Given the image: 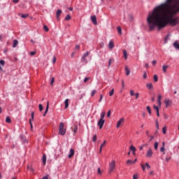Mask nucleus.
Here are the masks:
<instances>
[{
	"instance_id": "13",
	"label": "nucleus",
	"mask_w": 179,
	"mask_h": 179,
	"mask_svg": "<svg viewBox=\"0 0 179 179\" xmlns=\"http://www.w3.org/2000/svg\"><path fill=\"white\" fill-rule=\"evenodd\" d=\"M106 142H107L106 141H104L103 143L102 144H101L100 148H99V153H101V150H102L103 148H104L106 146Z\"/></svg>"
},
{
	"instance_id": "6",
	"label": "nucleus",
	"mask_w": 179,
	"mask_h": 179,
	"mask_svg": "<svg viewBox=\"0 0 179 179\" xmlns=\"http://www.w3.org/2000/svg\"><path fill=\"white\" fill-rule=\"evenodd\" d=\"M152 155H153V151H152V148H150L147 152L146 157H152Z\"/></svg>"
},
{
	"instance_id": "42",
	"label": "nucleus",
	"mask_w": 179,
	"mask_h": 179,
	"mask_svg": "<svg viewBox=\"0 0 179 179\" xmlns=\"http://www.w3.org/2000/svg\"><path fill=\"white\" fill-rule=\"evenodd\" d=\"M95 93H97V90H94L92 92V93H91L92 97H93V96H94V94H95Z\"/></svg>"
},
{
	"instance_id": "37",
	"label": "nucleus",
	"mask_w": 179,
	"mask_h": 179,
	"mask_svg": "<svg viewBox=\"0 0 179 179\" xmlns=\"http://www.w3.org/2000/svg\"><path fill=\"white\" fill-rule=\"evenodd\" d=\"M148 111V113L150 115L152 114V110L150 109V106H147L146 107Z\"/></svg>"
},
{
	"instance_id": "33",
	"label": "nucleus",
	"mask_w": 179,
	"mask_h": 179,
	"mask_svg": "<svg viewBox=\"0 0 179 179\" xmlns=\"http://www.w3.org/2000/svg\"><path fill=\"white\" fill-rule=\"evenodd\" d=\"M61 129H64V122H61L59 124V131Z\"/></svg>"
},
{
	"instance_id": "20",
	"label": "nucleus",
	"mask_w": 179,
	"mask_h": 179,
	"mask_svg": "<svg viewBox=\"0 0 179 179\" xmlns=\"http://www.w3.org/2000/svg\"><path fill=\"white\" fill-rule=\"evenodd\" d=\"M18 43L19 42L17 41V40L15 39L13 41V48H16V46L17 45Z\"/></svg>"
},
{
	"instance_id": "56",
	"label": "nucleus",
	"mask_w": 179,
	"mask_h": 179,
	"mask_svg": "<svg viewBox=\"0 0 179 179\" xmlns=\"http://www.w3.org/2000/svg\"><path fill=\"white\" fill-rule=\"evenodd\" d=\"M141 168L143 169V171H145V170H146V166L143 164L141 165Z\"/></svg>"
},
{
	"instance_id": "12",
	"label": "nucleus",
	"mask_w": 179,
	"mask_h": 179,
	"mask_svg": "<svg viewBox=\"0 0 179 179\" xmlns=\"http://www.w3.org/2000/svg\"><path fill=\"white\" fill-rule=\"evenodd\" d=\"M124 71L127 76H129V75L131 73V70H129V68H128L127 66H125Z\"/></svg>"
},
{
	"instance_id": "63",
	"label": "nucleus",
	"mask_w": 179,
	"mask_h": 179,
	"mask_svg": "<svg viewBox=\"0 0 179 179\" xmlns=\"http://www.w3.org/2000/svg\"><path fill=\"white\" fill-rule=\"evenodd\" d=\"M30 55H36V52H30Z\"/></svg>"
},
{
	"instance_id": "27",
	"label": "nucleus",
	"mask_w": 179,
	"mask_h": 179,
	"mask_svg": "<svg viewBox=\"0 0 179 179\" xmlns=\"http://www.w3.org/2000/svg\"><path fill=\"white\" fill-rule=\"evenodd\" d=\"M157 148H159V142L155 141V143H154V148L155 150H157Z\"/></svg>"
},
{
	"instance_id": "26",
	"label": "nucleus",
	"mask_w": 179,
	"mask_h": 179,
	"mask_svg": "<svg viewBox=\"0 0 179 179\" xmlns=\"http://www.w3.org/2000/svg\"><path fill=\"white\" fill-rule=\"evenodd\" d=\"M173 47H175L176 48V50H179V43H178V42L176 41L173 43Z\"/></svg>"
},
{
	"instance_id": "44",
	"label": "nucleus",
	"mask_w": 179,
	"mask_h": 179,
	"mask_svg": "<svg viewBox=\"0 0 179 179\" xmlns=\"http://www.w3.org/2000/svg\"><path fill=\"white\" fill-rule=\"evenodd\" d=\"M138 177H139V176L138 175V173H135V174L133 176V179H138Z\"/></svg>"
},
{
	"instance_id": "10",
	"label": "nucleus",
	"mask_w": 179,
	"mask_h": 179,
	"mask_svg": "<svg viewBox=\"0 0 179 179\" xmlns=\"http://www.w3.org/2000/svg\"><path fill=\"white\" fill-rule=\"evenodd\" d=\"M61 13H62V10H57L56 17H57V20H59V16L61 15Z\"/></svg>"
},
{
	"instance_id": "11",
	"label": "nucleus",
	"mask_w": 179,
	"mask_h": 179,
	"mask_svg": "<svg viewBox=\"0 0 179 179\" xmlns=\"http://www.w3.org/2000/svg\"><path fill=\"white\" fill-rule=\"evenodd\" d=\"M165 104L166 107H169V106H171V101L170 99H165Z\"/></svg>"
},
{
	"instance_id": "61",
	"label": "nucleus",
	"mask_w": 179,
	"mask_h": 179,
	"mask_svg": "<svg viewBox=\"0 0 179 179\" xmlns=\"http://www.w3.org/2000/svg\"><path fill=\"white\" fill-rule=\"evenodd\" d=\"M156 64H157V61L153 60L152 61V65H156Z\"/></svg>"
},
{
	"instance_id": "45",
	"label": "nucleus",
	"mask_w": 179,
	"mask_h": 179,
	"mask_svg": "<svg viewBox=\"0 0 179 179\" xmlns=\"http://www.w3.org/2000/svg\"><path fill=\"white\" fill-rule=\"evenodd\" d=\"M65 20H71V15H67L65 17Z\"/></svg>"
},
{
	"instance_id": "64",
	"label": "nucleus",
	"mask_w": 179,
	"mask_h": 179,
	"mask_svg": "<svg viewBox=\"0 0 179 179\" xmlns=\"http://www.w3.org/2000/svg\"><path fill=\"white\" fill-rule=\"evenodd\" d=\"M42 179H48V176H44Z\"/></svg>"
},
{
	"instance_id": "57",
	"label": "nucleus",
	"mask_w": 179,
	"mask_h": 179,
	"mask_svg": "<svg viewBox=\"0 0 179 179\" xmlns=\"http://www.w3.org/2000/svg\"><path fill=\"white\" fill-rule=\"evenodd\" d=\"M131 96H135V93L134 92V90L130 91Z\"/></svg>"
},
{
	"instance_id": "15",
	"label": "nucleus",
	"mask_w": 179,
	"mask_h": 179,
	"mask_svg": "<svg viewBox=\"0 0 179 179\" xmlns=\"http://www.w3.org/2000/svg\"><path fill=\"white\" fill-rule=\"evenodd\" d=\"M31 118L29 120L30 125L32 124L31 121H34V112H31Z\"/></svg>"
},
{
	"instance_id": "8",
	"label": "nucleus",
	"mask_w": 179,
	"mask_h": 179,
	"mask_svg": "<svg viewBox=\"0 0 179 179\" xmlns=\"http://www.w3.org/2000/svg\"><path fill=\"white\" fill-rule=\"evenodd\" d=\"M91 20L94 24H97V18L96 17V15L91 16Z\"/></svg>"
},
{
	"instance_id": "53",
	"label": "nucleus",
	"mask_w": 179,
	"mask_h": 179,
	"mask_svg": "<svg viewBox=\"0 0 179 179\" xmlns=\"http://www.w3.org/2000/svg\"><path fill=\"white\" fill-rule=\"evenodd\" d=\"M54 82H55V80H54V78H52L51 81H50L51 86H52V85H54Z\"/></svg>"
},
{
	"instance_id": "2",
	"label": "nucleus",
	"mask_w": 179,
	"mask_h": 179,
	"mask_svg": "<svg viewBox=\"0 0 179 179\" xmlns=\"http://www.w3.org/2000/svg\"><path fill=\"white\" fill-rule=\"evenodd\" d=\"M114 170H115V160H113L110 163H109L108 173L110 174H111V173H113V171H114Z\"/></svg>"
},
{
	"instance_id": "3",
	"label": "nucleus",
	"mask_w": 179,
	"mask_h": 179,
	"mask_svg": "<svg viewBox=\"0 0 179 179\" xmlns=\"http://www.w3.org/2000/svg\"><path fill=\"white\" fill-rule=\"evenodd\" d=\"M89 54H90V52L87 51L83 55V57H81L82 62L87 64V59H86V57L89 56Z\"/></svg>"
},
{
	"instance_id": "50",
	"label": "nucleus",
	"mask_w": 179,
	"mask_h": 179,
	"mask_svg": "<svg viewBox=\"0 0 179 179\" xmlns=\"http://www.w3.org/2000/svg\"><path fill=\"white\" fill-rule=\"evenodd\" d=\"M117 31L120 34H121L122 29L120 27H117Z\"/></svg>"
},
{
	"instance_id": "35",
	"label": "nucleus",
	"mask_w": 179,
	"mask_h": 179,
	"mask_svg": "<svg viewBox=\"0 0 179 179\" xmlns=\"http://www.w3.org/2000/svg\"><path fill=\"white\" fill-rule=\"evenodd\" d=\"M129 22L134 21V16L132 15H129Z\"/></svg>"
},
{
	"instance_id": "41",
	"label": "nucleus",
	"mask_w": 179,
	"mask_h": 179,
	"mask_svg": "<svg viewBox=\"0 0 179 179\" xmlns=\"http://www.w3.org/2000/svg\"><path fill=\"white\" fill-rule=\"evenodd\" d=\"M0 64L1 65V66H5V60H0Z\"/></svg>"
},
{
	"instance_id": "25",
	"label": "nucleus",
	"mask_w": 179,
	"mask_h": 179,
	"mask_svg": "<svg viewBox=\"0 0 179 179\" xmlns=\"http://www.w3.org/2000/svg\"><path fill=\"white\" fill-rule=\"evenodd\" d=\"M6 122H7V124H10V122H12V120H10V117L9 116L6 117Z\"/></svg>"
},
{
	"instance_id": "55",
	"label": "nucleus",
	"mask_w": 179,
	"mask_h": 179,
	"mask_svg": "<svg viewBox=\"0 0 179 179\" xmlns=\"http://www.w3.org/2000/svg\"><path fill=\"white\" fill-rule=\"evenodd\" d=\"M145 166H146L147 169H148V170H150V165H149V164H148V163H145Z\"/></svg>"
},
{
	"instance_id": "62",
	"label": "nucleus",
	"mask_w": 179,
	"mask_h": 179,
	"mask_svg": "<svg viewBox=\"0 0 179 179\" xmlns=\"http://www.w3.org/2000/svg\"><path fill=\"white\" fill-rule=\"evenodd\" d=\"M13 3H18L19 0H13Z\"/></svg>"
},
{
	"instance_id": "21",
	"label": "nucleus",
	"mask_w": 179,
	"mask_h": 179,
	"mask_svg": "<svg viewBox=\"0 0 179 179\" xmlns=\"http://www.w3.org/2000/svg\"><path fill=\"white\" fill-rule=\"evenodd\" d=\"M21 141H22V142H24V143H27V140L26 139V136H21Z\"/></svg>"
},
{
	"instance_id": "39",
	"label": "nucleus",
	"mask_w": 179,
	"mask_h": 179,
	"mask_svg": "<svg viewBox=\"0 0 179 179\" xmlns=\"http://www.w3.org/2000/svg\"><path fill=\"white\" fill-rule=\"evenodd\" d=\"M107 117L110 118L111 117V110H109L107 113Z\"/></svg>"
},
{
	"instance_id": "14",
	"label": "nucleus",
	"mask_w": 179,
	"mask_h": 179,
	"mask_svg": "<svg viewBox=\"0 0 179 179\" xmlns=\"http://www.w3.org/2000/svg\"><path fill=\"white\" fill-rule=\"evenodd\" d=\"M49 106H50V102L48 101V102H47L46 109H45V113H44V114H43V117H45L46 114L48 113Z\"/></svg>"
},
{
	"instance_id": "17",
	"label": "nucleus",
	"mask_w": 179,
	"mask_h": 179,
	"mask_svg": "<svg viewBox=\"0 0 179 179\" xmlns=\"http://www.w3.org/2000/svg\"><path fill=\"white\" fill-rule=\"evenodd\" d=\"M42 160L44 166H45V163L47 162V156H45V154H43Z\"/></svg>"
},
{
	"instance_id": "58",
	"label": "nucleus",
	"mask_w": 179,
	"mask_h": 179,
	"mask_svg": "<svg viewBox=\"0 0 179 179\" xmlns=\"http://www.w3.org/2000/svg\"><path fill=\"white\" fill-rule=\"evenodd\" d=\"M145 148V145H142L141 146L139 147V150H142Z\"/></svg>"
},
{
	"instance_id": "40",
	"label": "nucleus",
	"mask_w": 179,
	"mask_h": 179,
	"mask_svg": "<svg viewBox=\"0 0 179 179\" xmlns=\"http://www.w3.org/2000/svg\"><path fill=\"white\" fill-rule=\"evenodd\" d=\"M154 80L155 82H157V80H159V78L157 77V75H154Z\"/></svg>"
},
{
	"instance_id": "43",
	"label": "nucleus",
	"mask_w": 179,
	"mask_h": 179,
	"mask_svg": "<svg viewBox=\"0 0 179 179\" xmlns=\"http://www.w3.org/2000/svg\"><path fill=\"white\" fill-rule=\"evenodd\" d=\"M92 141H93V142H96V141H97V135L95 134L93 136Z\"/></svg>"
},
{
	"instance_id": "52",
	"label": "nucleus",
	"mask_w": 179,
	"mask_h": 179,
	"mask_svg": "<svg viewBox=\"0 0 179 179\" xmlns=\"http://www.w3.org/2000/svg\"><path fill=\"white\" fill-rule=\"evenodd\" d=\"M98 174H99V176H101V169L100 168H98Z\"/></svg>"
},
{
	"instance_id": "4",
	"label": "nucleus",
	"mask_w": 179,
	"mask_h": 179,
	"mask_svg": "<svg viewBox=\"0 0 179 179\" xmlns=\"http://www.w3.org/2000/svg\"><path fill=\"white\" fill-rule=\"evenodd\" d=\"M106 122L105 120H101L98 121V127H99V129H101L103 128V126L104 125V123Z\"/></svg>"
},
{
	"instance_id": "31",
	"label": "nucleus",
	"mask_w": 179,
	"mask_h": 179,
	"mask_svg": "<svg viewBox=\"0 0 179 179\" xmlns=\"http://www.w3.org/2000/svg\"><path fill=\"white\" fill-rule=\"evenodd\" d=\"M104 117H106V112H102L101 113V118H100V120H104Z\"/></svg>"
},
{
	"instance_id": "19",
	"label": "nucleus",
	"mask_w": 179,
	"mask_h": 179,
	"mask_svg": "<svg viewBox=\"0 0 179 179\" xmlns=\"http://www.w3.org/2000/svg\"><path fill=\"white\" fill-rule=\"evenodd\" d=\"M108 46L110 50H113V48H114V42L110 41L109 42Z\"/></svg>"
},
{
	"instance_id": "59",
	"label": "nucleus",
	"mask_w": 179,
	"mask_h": 179,
	"mask_svg": "<svg viewBox=\"0 0 179 179\" xmlns=\"http://www.w3.org/2000/svg\"><path fill=\"white\" fill-rule=\"evenodd\" d=\"M135 96H136V99H138L139 97V93H136Z\"/></svg>"
},
{
	"instance_id": "16",
	"label": "nucleus",
	"mask_w": 179,
	"mask_h": 179,
	"mask_svg": "<svg viewBox=\"0 0 179 179\" xmlns=\"http://www.w3.org/2000/svg\"><path fill=\"white\" fill-rule=\"evenodd\" d=\"M64 104H65V108H68V107H69V99H66L64 101Z\"/></svg>"
},
{
	"instance_id": "18",
	"label": "nucleus",
	"mask_w": 179,
	"mask_h": 179,
	"mask_svg": "<svg viewBox=\"0 0 179 179\" xmlns=\"http://www.w3.org/2000/svg\"><path fill=\"white\" fill-rule=\"evenodd\" d=\"M122 52H123V57H124V59H127L128 57V52H127L126 50H123Z\"/></svg>"
},
{
	"instance_id": "36",
	"label": "nucleus",
	"mask_w": 179,
	"mask_h": 179,
	"mask_svg": "<svg viewBox=\"0 0 179 179\" xmlns=\"http://www.w3.org/2000/svg\"><path fill=\"white\" fill-rule=\"evenodd\" d=\"M114 94V88H113L110 92H109V96H111Z\"/></svg>"
},
{
	"instance_id": "48",
	"label": "nucleus",
	"mask_w": 179,
	"mask_h": 179,
	"mask_svg": "<svg viewBox=\"0 0 179 179\" xmlns=\"http://www.w3.org/2000/svg\"><path fill=\"white\" fill-rule=\"evenodd\" d=\"M143 78L144 79H146V78H148V74L146 73V72H144L143 76Z\"/></svg>"
},
{
	"instance_id": "54",
	"label": "nucleus",
	"mask_w": 179,
	"mask_h": 179,
	"mask_svg": "<svg viewBox=\"0 0 179 179\" xmlns=\"http://www.w3.org/2000/svg\"><path fill=\"white\" fill-rule=\"evenodd\" d=\"M87 80H90V78H85L84 79V83H86V82H87Z\"/></svg>"
},
{
	"instance_id": "49",
	"label": "nucleus",
	"mask_w": 179,
	"mask_h": 179,
	"mask_svg": "<svg viewBox=\"0 0 179 179\" xmlns=\"http://www.w3.org/2000/svg\"><path fill=\"white\" fill-rule=\"evenodd\" d=\"M43 105L42 104H39V110L40 111H43Z\"/></svg>"
},
{
	"instance_id": "5",
	"label": "nucleus",
	"mask_w": 179,
	"mask_h": 179,
	"mask_svg": "<svg viewBox=\"0 0 179 179\" xmlns=\"http://www.w3.org/2000/svg\"><path fill=\"white\" fill-rule=\"evenodd\" d=\"M124 117H122L119 120V121L117 123V128H120L121 127V124L124 123Z\"/></svg>"
},
{
	"instance_id": "29",
	"label": "nucleus",
	"mask_w": 179,
	"mask_h": 179,
	"mask_svg": "<svg viewBox=\"0 0 179 179\" xmlns=\"http://www.w3.org/2000/svg\"><path fill=\"white\" fill-rule=\"evenodd\" d=\"M146 87H148V89H149L150 90L151 89H153V85H152V83H148L147 84Z\"/></svg>"
},
{
	"instance_id": "60",
	"label": "nucleus",
	"mask_w": 179,
	"mask_h": 179,
	"mask_svg": "<svg viewBox=\"0 0 179 179\" xmlns=\"http://www.w3.org/2000/svg\"><path fill=\"white\" fill-rule=\"evenodd\" d=\"M156 127L159 129V121L156 120Z\"/></svg>"
},
{
	"instance_id": "47",
	"label": "nucleus",
	"mask_w": 179,
	"mask_h": 179,
	"mask_svg": "<svg viewBox=\"0 0 179 179\" xmlns=\"http://www.w3.org/2000/svg\"><path fill=\"white\" fill-rule=\"evenodd\" d=\"M155 110H156V112L159 111V106H156V105L153 106Z\"/></svg>"
},
{
	"instance_id": "32",
	"label": "nucleus",
	"mask_w": 179,
	"mask_h": 179,
	"mask_svg": "<svg viewBox=\"0 0 179 179\" xmlns=\"http://www.w3.org/2000/svg\"><path fill=\"white\" fill-rule=\"evenodd\" d=\"M127 164H135V162L134 161L131 160V159H128L127 161Z\"/></svg>"
},
{
	"instance_id": "34",
	"label": "nucleus",
	"mask_w": 179,
	"mask_h": 179,
	"mask_svg": "<svg viewBox=\"0 0 179 179\" xmlns=\"http://www.w3.org/2000/svg\"><path fill=\"white\" fill-rule=\"evenodd\" d=\"M21 17H22V19H26L27 17H29V14H22Z\"/></svg>"
},
{
	"instance_id": "7",
	"label": "nucleus",
	"mask_w": 179,
	"mask_h": 179,
	"mask_svg": "<svg viewBox=\"0 0 179 179\" xmlns=\"http://www.w3.org/2000/svg\"><path fill=\"white\" fill-rule=\"evenodd\" d=\"M75 155V150L73 148H71L70 150V154L69 155V159H72Z\"/></svg>"
},
{
	"instance_id": "24",
	"label": "nucleus",
	"mask_w": 179,
	"mask_h": 179,
	"mask_svg": "<svg viewBox=\"0 0 179 179\" xmlns=\"http://www.w3.org/2000/svg\"><path fill=\"white\" fill-rule=\"evenodd\" d=\"M168 68H169V66L164 65V66H162L163 72H164V73H166V72H167V69H168Z\"/></svg>"
},
{
	"instance_id": "9",
	"label": "nucleus",
	"mask_w": 179,
	"mask_h": 179,
	"mask_svg": "<svg viewBox=\"0 0 179 179\" xmlns=\"http://www.w3.org/2000/svg\"><path fill=\"white\" fill-rule=\"evenodd\" d=\"M162 95H158V99H157V103H158V105H159V107H162Z\"/></svg>"
},
{
	"instance_id": "38",
	"label": "nucleus",
	"mask_w": 179,
	"mask_h": 179,
	"mask_svg": "<svg viewBox=\"0 0 179 179\" xmlns=\"http://www.w3.org/2000/svg\"><path fill=\"white\" fill-rule=\"evenodd\" d=\"M43 30H45V31H48L50 30V29H48V27H47V25H44Z\"/></svg>"
},
{
	"instance_id": "46",
	"label": "nucleus",
	"mask_w": 179,
	"mask_h": 179,
	"mask_svg": "<svg viewBox=\"0 0 179 179\" xmlns=\"http://www.w3.org/2000/svg\"><path fill=\"white\" fill-rule=\"evenodd\" d=\"M160 152H163V155H166V152H164V147H162L160 148Z\"/></svg>"
},
{
	"instance_id": "28",
	"label": "nucleus",
	"mask_w": 179,
	"mask_h": 179,
	"mask_svg": "<svg viewBox=\"0 0 179 179\" xmlns=\"http://www.w3.org/2000/svg\"><path fill=\"white\" fill-rule=\"evenodd\" d=\"M130 150H131V152H136V148H135V146H134V145H131Z\"/></svg>"
},
{
	"instance_id": "1",
	"label": "nucleus",
	"mask_w": 179,
	"mask_h": 179,
	"mask_svg": "<svg viewBox=\"0 0 179 179\" xmlns=\"http://www.w3.org/2000/svg\"><path fill=\"white\" fill-rule=\"evenodd\" d=\"M178 12L179 0H166V2L155 7L147 17L150 31H153L156 27H158V30H161L167 24L170 26L178 24V17H173Z\"/></svg>"
},
{
	"instance_id": "30",
	"label": "nucleus",
	"mask_w": 179,
	"mask_h": 179,
	"mask_svg": "<svg viewBox=\"0 0 179 179\" xmlns=\"http://www.w3.org/2000/svg\"><path fill=\"white\" fill-rule=\"evenodd\" d=\"M166 131H167V127L164 126V127L162 128V132H163L164 135H166Z\"/></svg>"
},
{
	"instance_id": "51",
	"label": "nucleus",
	"mask_w": 179,
	"mask_h": 179,
	"mask_svg": "<svg viewBox=\"0 0 179 179\" xmlns=\"http://www.w3.org/2000/svg\"><path fill=\"white\" fill-rule=\"evenodd\" d=\"M52 62H53V64H55V62H57V57H55V56L53 57Z\"/></svg>"
},
{
	"instance_id": "23",
	"label": "nucleus",
	"mask_w": 179,
	"mask_h": 179,
	"mask_svg": "<svg viewBox=\"0 0 179 179\" xmlns=\"http://www.w3.org/2000/svg\"><path fill=\"white\" fill-rule=\"evenodd\" d=\"M113 62H114V58H110L108 62V68L111 66V64H113Z\"/></svg>"
},
{
	"instance_id": "22",
	"label": "nucleus",
	"mask_w": 179,
	"mask_h": 179,
	"mask_svg": "<svg viewBox=\"0 0 179 179\" xmlns=\"http://www.w3.org/2000/svg\"><path fill=\"white\" fill-rule=\"evenodd\" d=\"M59 133L60 134V135H65V134L66 133V130L62 129L61 130H59Z\"/></svg>"
}]
</instances>
